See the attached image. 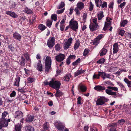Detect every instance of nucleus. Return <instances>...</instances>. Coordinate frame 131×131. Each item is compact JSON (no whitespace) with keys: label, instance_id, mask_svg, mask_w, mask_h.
<instances>
[{"label":"nucleus","instance_id":"obj_1","mask_svg":"<svg viewBox=\"0 0 131 131\" xmlns=\"http://www.w3.org/2000/svg\"><path fill=\"white\" fill-rule=\"evenodd\" d=\"M107 88L109 89H107L106 90L105 92L107 94L110 95L114 96L113 97L114 98L118 97L115 92H113L112 90H110L111 89L114 91H118V90L117 88L116 87L108 86L107 87Z\"/></svg>","mask_w":131,"mask_h":131},{"label":"nucleus","instance_id":"obj_2","mask_svg":"<svg viewBox=\"0 0 131 131\" xmlns=\"http://www.w3.org/2000/svg\"><path fill=\"white\" fill-rule=\"evenodd\" d=\"M52 61L51 58L49 56L46 57L45 61V71L48 73L51 67Z\"/></svg>","mask_w":131,"mask_h":131},{"label":"nucleus","instance_id":"obj_3","mask_svg":"<svg viewBox=\"0 0 131 131\" xmlns=\"http://www.w3.org/2000/svg\"><path fill=\"white\" fill-rule=\"evenodd\" d=\"M69 26L70 28L75 31H76L78 28V23L77 21L73 20L72 19L69 22Z\"/></svg>","mask_w":131,"mask_h":131},{"label":"nucleus","instance_id":"obj_4","mask_svg":"<svg viewBox=\"0 0 131 131\" xmlns=\"http://www.w3.org/2000/svg\"><path fill=\"white\" fill-rule=\"evenodd\" d=\"M61 83L60 82L58 81H54L52 79L51 87L56 90L59 89L60 87Z\"/></svg>","mask_w":131,"mask_h":131},{"label":"nucleus","instance_id":"obj_5","mask_svg":"<svg viewBox=\"0 0 131 131\" xmlns=\"http://www.w3.org/2000/svg\"><path fill=\"white\" fill-rule=\"evenodd\" d=\"M54 125L59 130L63 131L64 128V126L61 122L57 121L54 123Z\"/></svg>","mask_w":131,"mask_h":131},{"label":"nucleus","instance_id":"obj_6","mask_svg":"<svg viewBox=\"0 0 131 131\" xmlns=\"http://www.w3.org/2000/svg\"><path fill=\"white\" fill-rule=\"evenodd\" d=\"M104 36L103 34H101L97 36L93 40V45H98L100 42V40Z\"/></svg>","mask_w":131,"mask_h":131},{"label":"nucleus","instance_id":"obj_7","mask_svg":"<svg viewBox=\"0 0 131 131\" xmlns=\"http://www.w3.org/2000/svg\"><path fill=\"white\" fill-rule=\"evenodd\" d=\"M107 101V99L104 97H100L98 99L96 102V104L98 105L104 104Z\"/></svg>","mask_w":131,"mask_h":131},{"label":"nucleus","instance_id":"obj_8","mask_svg":"<svg viewBox=\"0 0 131 131\" xmlns=\"http://www.w3.org/2000/svg\"><path fill=\"white\" fill-rule=\"evenodd\" d=\"M55 39L53 37H50L47 41V45L49 48H52L55 45Z\"/></svg>","mask_w":131,"mask_h":131},{"label":"nucleus","instance_id":"obj_9","mask_svg":"<svg viewBox=\"0 0 131 131\" xmlns=\"http://www.w3.org/2000/svg\"><path fill=\"white\" fill-rule=\"evenodd\" d=\"M8 124L6 119H5L1 118L0 119V129L3 127H7Z\"/></svg>","mask_w":131,"mask_h":131},{"label":"nucleus","instance_id":"obj_10","mask_svg":"<svg viewBox=\"0 0 131 131\" xmlns=\"http://www.w3.org/2000/svg\"><path fill=\"white\" fill-rule=\"evenodd\" d=\"M72 40V39L71 37L68 39L67 41L64 44V49L67 50L69 48L71 44Z\"/></svg>","mask_w":131,"mask_h":131},{"label":"nucleus","instance_id":"obj_11","mask_svg":"<svg viewBox=\"0 0 131 131\" xmlns=\"http://www.w3.org/2000/svg\"><path fill=\"white\" fill-rule=\"evenodd\" d=\"M65 55L64 54L60 53L55 56L56 60L58 62H61L63 61L65 58Z\"/></svg>","mask_w":131,"mask_h":131},{"label":"nucleus","instance_id":"obj_12","mask_svg":"<svg viewBox=\"0 0 131 131\" xmlns=\"http://www.w3.org/2000/svg\"><path fill=\"white\" fill-rule=\"evenodd\" d=\"M14 116L15 118L20 119L23 116V114L21 111H17L15 112Z\"/></svg>","mask_w":131,"mask_h":131},{"label":"nucleus","instance_id":"obj_13","mask_svg":"<svg viewBox=\"0 0 131 131\" xmlns=\"http://www.w3.org/2000/svg\"><path fill=\"white\" fill-rule=\"evenodd\" d=\"M13 38L16 40L20 41L21 38V35L17 32H15L13 34Z\"/></svg>","mask_w":131,"mask_h":131},{"label":"nucleus","instance_id":"obj_14","mask_svg":"<svg viewBox=\"0 0 131 131\" xmlns=\"http://www.w3.org/2000/svg\"><path fill=\"white\" fill-rule=\"evenodd\" d=\"M6 14L10 16L13 18H15L18 17V15L15 12L10 11H7L6 12Z\"/></svg>","mask_w":131,"mask_h":131},{"label":"nucleus","instance_id":"obj_15","mask_svg":"<svg viewBox=\"0 0 131 131\" xmlns=\"http://www.w3.org/2000/svg\"><path fill=\"white\" fill-rule=\"evenodd\" d=\"M98 25L93 24H91L89 25V28L92 31H94L97 29Z\"/></svg>","mask_w":131,"mask_h":131},{"label":"nucleus","instance_id":"obj_16","mask_svg":"<svg viewBox=\"0 0 131 131\" xmlns=\"http://www.w3.org/2000/svg\"><path fill=\"white\" fill-rule=\"evenodd\" d=\"M34 116H31L30 115H28L27 116L26 119V121L28 123L31 122L33 121L34 118Z\"/></svg>","mask_w":131,"mask_h":131},{"label":"nucleus","instance_id":"obj_17","mask_svg":"<svg viewBox=\"0 0 131 131\" xmlns=\"http://www.w3.org/2000/svg\"><path fill=\"white\" fill-rule=\"evenodd\" d=\"M117 126V124L116 123H113L110 125L109 127H110L111 128L109 129V131H116V127Z\"/></svg>","mask_w":131,"mask_h":131},{"label":"nucleus","instance_id":"obj_18","mask_svg":"<svg viewBox=\"0 0 131 131\" xmlns=\"http://www.w3.org/2000/svg\"><path fill=\"white\" fill-rule=\"evenodd\" d=\"M107 22H108L107 23H105L103 29L104 31H105L107 29H108V28L111 26V22L110 20H109Z\"/></svg>","mask_w":131,"mask_h":131},{"label":"nucleus","instance_id":"obj_19","mask_svg":"<svg viewBox=\"0 0 131 131\" xmlns=\"http://www.w3.org/2000/svg\"><path fill=\"white\" fill-rule=\"evenodd\" d=\"M37 69L40 71H42V66L41 63V61L39 60L37 64Z\"/></svg>","mask_w":131,"mask_h":131},{"label":"nucleus","instance_id":"obj_20","mask_svg":"<svg viewBox=\"0 0 131 131\" xmlns=\"http://www.w3.org/2000/svg\"><path fill=\"white\" fill-rule=\"evenodd\" d=\"M113 53H116L118 51V45L117 43H115L113 46Z\"/></svg>","mask_w":131,"mask_h":131},{"label":"nucleus","instance_id":"obj_21","mask_svg":"<svg viewBox=\"0 0 131 131\" xmlns=\"http://www.w3.org/2000/svg\"><path fill=\"white\" fill-rule=\"evenodd\" d=\"M78 89L79 90H80L82 92H84L87 90L86 87L83 85H79L78 86Z\"/></svg>","mask_w":131,"mask_h":131},{"label":"nucleus","instance_id":"obj_22","mask_svg":"<svg viewBox=\"0 0 131 131\" xmlns=\"http://www.w3.org/2000/svg\"><path fill=\"white\" fill-rule=\"evenodd\" d=\"M20 79V77L17 76V75L16 78L15 79V81L14 83V85L17 86H19Z\"/></svg>","mask_w":131,"mask_h":131},{"label":"nucleus","instance_id":"obj_23","mask_svg":"<svg viewBox=\"0 0 131 131\" xmlns=\"http://www.w3.org/2000/svg\"><path fill=\"white\" fill-rule=\"evenodd\" d=\"M94 89L97 91H99L104 90H105V87L100 85H98L94 87Z\"/></svg>","mask_w":131,"mask_h":131},{"label":"nucleus","instance_id":"obj_24","mask_svg":"<svg viewBox=\"0 0 131 131\" xmlns=\"http://www.w3.org/2000/svg\"><path fill=\"white\" fill-rule=\"evenodd\" d=\"M97 16L99 20H101L103 17V12L102 11L99 12L97 14Z\"/></svg>","mask_w":131,"mask_h":131},{"label":"nucleus","instance_id":"obj_25","mask_svg":"<svg viewBox=\"0 0 131 131\" xmlns=\"http://www.w3.org/2000/svg\"><path fill=\"white\" fill-rule=\"evenodd\" d=\"M107 52V50L104 47H103L100 51V55L101 56H102L105 55Z\"/></svg>","mask_w":131,"mask_h":131},{"label":"nucleus","instance_id":"obj_26","mask_svg":"<svg viewBox=\"0 0 131 131\" xmlns=\"http://www.w3.org/2000/svg\"><path fill=\"white\" fill-rule=\"evenodd\" d=\"M56 93L54 94V95L56 97H58L59 96H62L63 94V93L61 91H60L59 89L56 90Z\"/></svg>","mask_w":131,"mask_h":131},{"label":"nucleus","instance_id":"obj_27","mask_svg":"<svg viewBox=\"0 0 131 131\" xmlns=\"http://www.w3.org/2000/svg\"><path fill=\"white\" fill-rule=\"evenodd\" d=\"M84 6V4L82 2H80L77 3V7L76 8H78V9L81 10L83 8Z\"/></svg>","mask_w":131,"mask_h":131},{"label":"nucleus","instance_id":"obj_28","mask_svg":"<svg viewBox=\"0 0 131 131\" xmlns=\"http://www.w3.org/2000/svg\"><path fill=\"white\" fill-rule=\"evenodd\" d=\"M26 131H35L34 128L30 125H27L25 127Z\"/></svg>","mask_w":131,"mask_h":131},{"label":"nucleus","instance_id":"obj_29","mask_svg":"<svg viewBox=\"0 0 131 131\" xmlns=\"http://www.w3.org/2000/svg\"><path fill=\"white\" fill-rule=\"evenodd\" d=\"M19 62L20 64L22 66H24L25 65V60L23 56H22L20 59L19 60Z\"/></svg>","mask_w":131,"mask_h":131},{"label":"nucleus","instance_id":"obj_30","mask_svg":"<svg viewBox=\"0 0 131 131\" xmlns=\"http://www.w3.org/2000/svg\"><path fill=\"white\" fill-rule=\"evenodd\" d=\"M128 21L127 20H123L121 21L120 26L121 27H124L127 23Z\"/></svg>","mask_w":131,"mask_h":131},{"label":"nucleus","instance_id":"obj_31","mask_svg":"<svg viewBox=\"0 0 131 131\" xmlns=\"http://www.w3.org/2000/svg\"><path fill=\"white\" fill-rule=\"evenodd\" d=\"M24 12L27 14H32L33 13V12L32 10L29 9L27 7H25Z\"/></svg>","mask_w":131,"mask_h":131},{"label":"nucleus","instance_id":"obj_32","mask_svg":"<svg viewBox=\"0 0 131 131\" xmlns=\"http://www.w3.org/2000/svg\"><path fill=\"white\" fill-rule=\"evenodd\" d=\"M95 1L97 7L101 6L102 3L101 0H95Z\"/></svg>","mask_w":131,"mask_h":131},{"label":"nucleus","instance_id":"obj_33","mask_svg":"<svg viewBox=\"0 0 131 131\" xmlns=\"http://www.w3.org/2000/svg\"><path fill=\"white\" fill-rule=\"evenodd\" d=\"M80 44V41L79 40H77L74 45V49L75 50L77 49L79 47Z\"/></svg>","mask_w":131,"mask_h":131},{"label":"nucleus","instance_id":"obj_34","mask_svg":"<svg viewBox=\"0 0 131 131\" xmlns=\"http://www.w3.org/2000/svg\"><path fill=\"white\" fill-rule=\"evenodd\" d=\"M70 77L71 75L70 74H67L64 76L63 79V80L64 81H68L69 80Z\"/></svg>","mask_w":131,"mask_h":131},{"label":"nucleus","instance_id":"obj_35","mask_svg":"<svg viewBox=\"0 0 131 131\" xmlns=\"http://www.w3.org/2000/svg\"><path fill=\"white\" fill-rule=\"evenodd\" d=\"M98 76H101L103 80H104L105 79V77H104L105 72H103L99 71Z\"/></svg>","mask_w":131,"mask_h":131},{"label":"nucleus","instance_id":"obj_36","mask_svg":"<svg viewBox=\"0 0 131 131\" xmlns=\"http://www.w3.org/2000/svg\"><path fill=\"white\" fill-rule=\"evenodd\" d=\"M24 56L25 57L26 60L29 61V62L30 61V58L29 56V54L27 52L24 54Z\"/></svg>","mask_w":131,"mask_h":131},{"label":"nucleus","instance_id":"obj_37","mask_svg":"<svg viewBox=\"0 0 131 131\" xmlns=\"http://www.w3.org/2000/svg\"><path fill=\"white\" fill-rule=\"evenodd\" d=\"M15 129L16 131H21V127L20 124L16 125L15 126Z\"/></svg>","mask_w":131,"mask_h":131},{"label":"nucleus","instance_id":"obj_38","mask_svg":"<svg viewBox=\"0 0 131 131\" xmlns=\"http://www.w3.org/2000/svg\"><path fill=\"white\" fill-rule=\"evenodd\" d=\"M46 28V26L42 24H40L39 26V29L41 31L44 30Z\"/></svg>","mask_w":131,"mask_h":131},{"label":"nucleus","instance_id":"obj_39","mask_svg":"<svg viewBox=\"0 0 131 131\" xmlns=\"http://www.w3.org/2000/svg\"><path fill=\"white\" fill-rule=\"evenodd\" d=\"M105 61V59L104 58H102L96 62L99 64H102L104 63Z\"/></svg>","mask_w":131,"mask_h":131},{"label":"nucleus","instance_id":"obj_40","mask_svg":"<svg viewBox=\"0 0 131 131\" xmlns=\"http://www.w3.org/2000/svg\"><path fill=\"white\" fill-rule=\"evenodd\" d=\"M94 8L93 4L91 2H90V4L89 6V10L90 11H92Z\"/></svg>","mask_w":131,"mask_h":131},{"label":"nucleus","instance_id":"obj_41","mask_svg":"<svg viewBox=\"0 0 131 131\" xmlns=\"http://www.w3.org/2000/svg\"><path fill=\"white\" fill-rule=\"evenodd\" d=\"M51 18L55 21L57 20V15L56 14H52L51 16Z\"/></svg>","mask_w":131,"mask_h":131},{"label":"nucleus","instance_id":"obj_42","mask_svg":"<svg viewBox=\"0 0 131 131\" xmlns=\"http://www.w3.org/2000/svg\"><path fill=\"white\" fill-rule=\"evenodd\" d=\"M125 36L129 39H131V33L129 32H126L125 34Z\"/></svg>","mask_w":131,"mask_h":131},{"label":"nucleus","instance_id":"obj_43","mask_svg":"<svg viewBox=\"0 0 131 131\" xmlns=\"http://www.w3.org/2000/svg\"><path fill=\"white\" fill-rule=\"evenodd\" d=\"M52 23V21L48 19L46 23L47 26L49 27L50 26Z\"/></svg>","mask_w":131,"mask_h":131},{"label":"nucleus","instance_id":"obj_44","mask_svg":"<svg viewBox=\"0 0 131 131\" xmlns=\"http://www.w3.org/2000/svg\"><path fill=\"white\" fill-rule=\"evenodd\" d=\"M52 82V80L50 81L49 83L47 81H45L44 82V83L45 85H49L50 87H51Z\"/></svg>","mask_w":131,"mask_h":131},{"label":"nucleus","instance_id":"obj_45","mask_svg":"<svg viewBox=\"0 0 131 131\" xmlns=\"http://www.w3.org/2000/svg\"><path fill=\"white\" fill-rule=\"evenodd\" d=\"M123 72H126V70H124V69H122L120 71H118L116 72L115 73V74H117L118 75H119L120 74Z\"/></svg>","mask_w":131,"mask_h":131},{"label":"nucleus","instance_id":"obj_46","mask_svg":"<svg viewBox=\"0 0 131 131\" xmlns=\"http://www.w3.org/2000/svg\"><path fill=\"white\" fill-rule=\"evenodd\" d=\"M8 48L12 51H14V47L12 45V44L8 45Z\"/></svg>","mask_w":131,"mask_h":131},{"label":"nucleus","instance_id":"obj_47","mask_svg":"<svg viewBox=\"0 0 131 131\" xmlns=\"http://www.w3.org/2000/svg\"><path fill=\"white\" fill-rule=\"evenodd\" d=\"M89 49H85L83 52V56H86L89 53Z\"/></svg>","mask_w":131,"mask_h":131},{"label":"nucleus","instance_id":"obj_48","mask_svg":"<svg viewBox=\"0 0 131 131\" xmlns=\"http://www.w3.org/2000/svg\"><path fill=\"white\" fill-rule=\"evenodd\" d=\"M75 12V15H80V12L78 9V8H75L74 9Z\"/></svg>","mask_w":131,"mask_h":131},{"label":"nucleus","instance_id":"obj_49","mask_svg":"<svg viewBox=\"0 0 131 131\" xmlns=\"http://www.w3.org/2000/svg\"><path fill=\"white\" fill-rule=\"evenodd\" d=\"M49 127L47 126V123L46 122L43 125V129L45 130H46L48 129Z\"/></svg>","mask_w":131,"mask_h":131},{"label":"nucleus","instance_id":"obj_50","mask_svg":"<svg viewBox=\"0 0 131 131\" xmlns=\"http://www.w3.org/2000/svg\"><path fill=\"white\" fill-rule=\"evenodd\" d=\"M60 45L59 44H57L55 46V48L57 51H59L60 50Z\"/></svg>","mask_w":131,"mask_h":131},{"label":"nucleus","instance_id":"obj_51","mask_svg":"<svg viewBox=\"0 0 131 131\" xmlns=\"http://www.w3.org/2000/svg\"><path fill=\"white\" fill-rule=\"evenodd\" d=\"M80 58H78L76 61L73 62L72 63V64L73 66H75L78 64V63L80 62Z\"/></svg>","mask_w":131,"mask_h":131},{"label":"nucleus","instance_id":"obj_52","mask_svg":"<svg viewBox=\"0 0 131 131\" xmlns=\"http://www.w3.org/2000/svg\"><path fill=\"white\" fill-rule=\"evenodd\" d=\"M64 3L63 2H61V3L59 5L58 7V9H61L64 6Z\"/></svg>","mask_w":131,"mask_h":131},{"label":"nucleus","instance_id":"obj_53","mask_svg":"<svg viewBox=\"0 0 131 131\" xmlns=\"http://www.w3.org/2000/svg\"><path fill=\"white\" fill-rule=\"evenodd\" d=\"M7 114V112L5 111L2 113L1 118H3V119H5V118Z\"/></svg>","mask_w":131,"mask_h":131},{"label":"nucleus","instance_id":"obj_54","mask_svg":"<svg viewBox=\"0 0 131 131\" xmlns=\"http://www.w3.org/2000/svg\"><path fill=\"white\" fill-rule=\"evenodd\" d=\"M27 80L28 81V83H32L34 81V78H28Z\"/></svg>","mask_w":131,"mask_h":131},{"label":"nucleus","instance_id":"obj_55","mask_svg":"<svg viewBox=\"0 0 131 131\" xmlns=\"http://www.w3.org/2000/svg\"><path fill=\"white\" fill-rule=\"evenodd\" d=\"M124 81L127 84V85H129V84L131 83V80L129 81L127 78H125L124 80Z\"/></svg>","mask_w":131,"mask_h":131},{"label":"nucleus","instance_id":"obj_56","mask_svg":"<svg viewBox=\"0 0 131 131\" xmlns=\"http://www.w3.org/2000/svg\"><path fill=\"white\" fill-rule=\"evenodd\" d=\"M114 4V3L113 2H110L108 5L109 7L110 8H113V6Z\"/></svg>","mask_w":131,"mask_h":131},{"label":"nucleus","instance_id":"obj_57","mask_svg":"<svg viewBox=\"0 0 131 131\" xmlns=\"http://www.w3.org/2000/svg\"><path fill=\"white\" fill-rule=\"evenodd\" d=\"M16 95V93L15 91H13L10 94V96L11 97L15 96Z\"/></svg>","mask_w":131,"mask_h":131},{"label":"nucleus","instance_id":"obj_58","mask_svg":"<svg viewBox=\"0 0 131 131\" xmlns=\"http://www.w3.org/2000/svg\"><path fill=\"white\" fill-rule=\"evenodd\" d=\"M126 3V2H123V3H121L120 5H119V6H118V7H119L120 8H122L125 6Z\"/></svg>","mask_w":131,"mask_h":131},{"label":"nucleus","instance_id":"obj_59","mask_svg":"<svg viewBox=\"0 0 131 131\" xmlns=\"http://www.w3.org/2000/svg\"><path fill=\"white\" fill-rule=\"evenodd\" d=\"M125 31L124 30H121L119 32V34L122 36H123L125 33Z\"/></svg>","mask_w":131,"mask_h":131},{"label":"nucleus","instance_id":"obj_60","mask_svg":"<svg viewBox=\"0 0 131 131\" xmlns=\"http://www.w3.org/2000/svg\"><path fill=\"white\" fill-rule=\"evenodd\" d=\"M104 83L109 85H111L112 86H114V85L112 83L111 81H107L106 82H105Z\"/></svg>","mask_w":131,"mask_h":131},{"label":"nucleus","instance_id":"obj_61","mask_svg":"<svg viewBox=\"0 0 131 131\" xmlns=\"http://www.w3.org/2000/svg\"><path fill=\"white\" fill-rule=\"evenodd\" d=\"M90 131H97V129L94 126H93L92 127H90Z\"/></svg>","mask_w":131,"mask_h":131},{"label":"nucleus","instance_id":"obj_62","mask_svg":"<svg viewBox=\"0 0 131 131\" xmlns=\"http://www.w3.org/2000/svg\"><path fill=\"white\" fill-rule=\"evenodd\" d=\"M76 57V56L75 55H70L68 58L70 59H75Z\"/></svg>","mask_w":131,"mask_h":131},{"label":"nucleus","instance_id":"obj_63","mask_svg":"<svg viewBox=\"0 0 131 131\" xmlns=\"http://www.w3.org/2000/svg\"><path fill=\"white\" fill-rule=\"evenodd\" d=\"M78 101L77 102V104H82L81 103V97L79 96L78 98H77Z\"/></svg>","mask_w":131,"mask_h":131},{"label":"nucleus","instance_id":"obj_64","mask_svg":"<svg viewBox=\"0 0 131 131\" xmlns=\"http://www.w3.org/2000/svg\"><path fill=\"white\" fill-rule=\"evenodd\" d=\"M107 3L106 2H104L101 5L102 7L103 8H104V7L106 8L107 7Z\"/></svg>","mask_w":131,"mask_h":131}]
</instances>
